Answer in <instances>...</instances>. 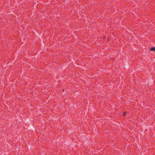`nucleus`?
Here are the masks:
<instances>
[{
  "instance_id": "obj_1",
  "label": "nucleus",
  "mask_w": 155,
  "mask_h": 155,
  "mask_svg": "<svg viewBox=\"0 0 155 155\" xmlns=\"http://www.w3.org/2000/svg\"><path fill=\"white\" fill-rule=\"evenodd\" d=\"M150 50L151 51H155V47L152 48H150Z\"/></svg>"
},
{
  "instance_id": "obj_2",
  "label": "nucleus",
  "mask_w": 155,
  "mask_h": 155,
  "mask_svg": "<svg viewBox=\"0 0 155 155\" xmlns=\"http://www.w3.org/2000/svg\"><path fill=\"white\" fill-rule=\"evenodd\" d=\"M125 114H126V113L125 112H124V113L123 114V116H125Z\"/></svg>"
}]
</instances>
